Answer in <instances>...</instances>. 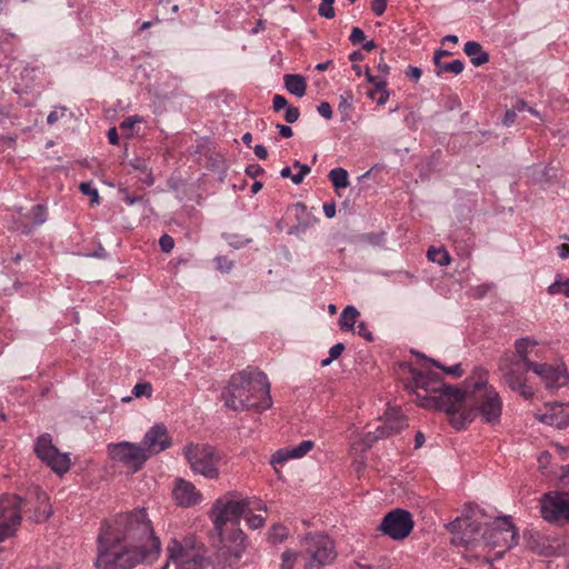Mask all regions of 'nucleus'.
Returning a JSON list of instances; mask_svg holds the SVG:
<instances>
[{"instance_id":"1","label":"nucleus","mask_w":569,"mask_h":569,"mask_svg":"<svg viewBox=\"0 0 569 569\" xmlns=\"http://www.w3.org/2000/svg\"><path fill=\"white\" fill-rule=\"evenodd\" d=\"M161 542L154 536L144 508L119 513L106 521L97 538L98 569H133L142 562H153Z\"/></svg>"},{"instance_id":"2","label":"nucleus","mask_w":569,"mask_h":569,"mask_svg":"<svg viewBox=\"0 0 569 569\" xmlns=\"http://www.w3.org/2000/svg\"><path fill=\"white\" fill-rule=\"evenodd\" d=\"M406 366L411 373V382L407 388H410L420 399V406L445 411L456 429L463 428L466 421L471 419V413H459L463 398L462 390L446 385L438 373L421 372L410 365Z\"/></svg>"},{"instance_id":"3","label":"nucleus","mask_w":569,"mask_h":569,"mask_svg":"<svg viewBox=\"0 0 569 569\" xmlns=\"http://www.w3.org/2000/svg\"><path fill=\"white\" fill-rule=\"evenodd\" d=\"M224 406L233 411H264L272 406L270 382L264 372L248 367L230 377L221 393Z\"/></svg>"},{"instance_id":"4","label":"nucleus","mask_w":569,"mask_h":569,"mask_svg":"<svg viewBox=\"0 0 569 569\" xmlns=\"http://www.w3.org/2000/svg\"><path fill=\"white\" fill-rule=\"evenodd\" d=\"M489 372L483 367H476L466 379V390L459 413H471V422L479 416L485 423L496 426L502 413V399L495 387L488 385Z\"/></svg>"},{"instance_id":"5","label":"nucleus","mask_w":569,"mask_h":569,"mask_svg":"<svg viewBox=\"0 0 569 569\" xmlns=\"http://www.w3.org/2000/svg\"><path fill=\"white\" fill-rule=\"evenodd\" d=\"M448 529L453 533V543L466 547L479 541L496 547L502 540L510 549L518 543V531L508 516L497 518L490 523L471 518H457L449 523Z\"/></svg>"},{"instance_id":"6","label":"nucleus","mask_w":569,"mask_h":569,"mask_svg":"<svg viewBox=\"0 0 569 569\" xmlns=\"http://www.w3.org/2000/svg\"><path fill=\"white\" fill-rule=\"evenodd\" d=\"M204 547L194 537L172 539L167 547L168 561L161 569H202Z\"/></svg>"},{"instance_id":"7","label":"nucleus","mask_w":569,"mask_h":569,"mask_svg":"<svg viewBox=\"0 0 569 569\" xmlns=\"http://www.w3.org/2000/svg\"><path fill=\"white\" fill-rule=\"evenodd\" d=\"M250 505V498L239 499L236 492H228L217 499L210 511L214 530L221 531L228 522H230L231 526H239L240 518L247 513Z\"/></svg>"},{"instance_id":"8","label":"nucleus","mask_w":569,"mask_h":569,"mask_svg":"<svg viewBox=\"0 0 569 569\" xmlns=\"http://www.w3.org/2000/svg\"><path fill=\"white\" fill-rule=\"evenodd\" d=\"M183 455L193 472L208 479L219 477L220 456L216 448L207 443H188Z\"/></svg>"},{"instance_id":"9","label":"nucleus","mask_w":569,"mask_h":569,"mask_svg":"<svg viewBox=\"0 0 569 569\" xmlns=\"http://www.w3.org/2000/svg\"><path fill=\"white\" fill-rule=\"evenodd\" d=\"M302 543L303 551L309 557L305 569H320L337 558L335 542L326 535L308 533Z\"/></svg>"},{"instance_id":"10","label":"nucleus","mask_w":569,"mask_h":569,"mask_svg":"<svg viewBox=\"0 0 569 569\" xmlns=\"http://www.w3.org/2000/svg\"><path fill=\"white\" fill-rule=\"evenodd\" d=\"M528 370L531 369L520 362L510 360L509 357L499 360L498 371L501 373V380L525 399H530L535 395L532 388L527 385Z\"/></svg>"},{"instance_id":"11","label":"nucleus","mask_w":569,"mask_h":569,"mask_svg":"<svg viewBox=\"0 0 569 569\" xmlns=\"http://www.w3.org/2000/svg\"><path fill=\"white\" fill-rule=\"evenodd\" d=\"M22 500L13 493L0 497V542L12 537L21 523Z\"/></svg>"},{"instance_id":"12","label":"nucleus","mask_w":569,"mask_h":569,"mask_svg":"<svg viewBox=\"0 0 569 569\" xmlns=\"http://www.w3.org/2000/svg\"><path fill=\"white\" fill-rule=\"evenodd\" d=\"M36 456L44 462L53 472L63 475L70 469L68 453H62L52 442L50 433L40 435L34 443Z\"/></svg>"},{"instance_id":"13","label":"nucleus","mask_w":569,"mask_h":569,"mask_svg":"<svg viewBox=\"0 0 569 569\" xmlns=\"http://www.w3.org/2000/svg\"><path fill=\"white\" fill-rule=\"evenodd\" d=\"M108 453L113 461L122 463L131 472L141 470L146 461L150 459L140 442L121 441L109 443Z\"/></svg>"},{"instance_id":"14","label":"nucleus","mask_w":569,"mask_h":569,"mask_svg":"<svg viewBox=\"0 0 569 569\" xmlns=\"http://www.w3.org/2000/svg\"><path fill=\"white\" fill-rule=\"evenodd\" d=\"M216 531L222 545L219 550L220 555L229 566L236 563L247 549V536L239 526H231L230 530L223 527L221 531Z\"/></svg>"},{"instance_id":"15","label":"nucleus","mask_w":569,"mask_h":569,"mask_svg":"<svg viewBox=\"0 0 569 569\" xmlns=\"http://www.w3.org/2000/svg\"><path fill=\"white\" fill-rule=\"evenodd\" d=\"M413 526L412 515L408 510L397 508L383 517L379 530L393 540H403L411 533Z\"/></svg>"},{"instance_id":"16","label":"nucleus","mask_w":569,"mask_h":569,"mask_svg":"<svg viewBox=\"0 0 569 569\" xmlns=\"http://www.w3.org/2000/svg\"><path fill=\"white\" fill-rule=\"evenodd\" d=\"M541 517L548 522L569 521V493H546L541 500Z\"/></svg>"},{"instance_id":"17","label":"nucleus","mask_w":569,"mask_h":569,"mask_svg":"<svg viewBox=\"0 0 569 569\" xmlns=\"http://www.w3.org/2000/svg\"><path fill=\"white\" fill-rule=\"evenodd\" d=\"M140 445L148 457L151 458L171 447L172 441L167 427L163 423H156L146 432Z\"/></svg>"},{"instance_id":"18","label":"nucleus","mask_w":569,"mask_h":569,"mask_svg":"<svg viewBox=\"0 0 569 569\" xmlns=\"http://www.w3.org/2000/svg\"><path fill=\"white\" fill-rule=\"evenodd\" d=\"M531 371L540 377L545 387L550 390H557L569 381V375L563 365L553 367L547 363H537Z\"/></svg>"},{"instance_id":"19","label":"nucleus","mask_w":569,"mask_h":569,"mask_svg":"<svg viewBox=\"0 0 569 569\" xmlns=\"http://www.w3.org/2000/svg\"><path fill=\"white\" fill-rule=\"evenodd\" d=\"M407 420L401 413L399 408H389L386 411V420L383 425L377 427L373 432V440L388 438L392 435L399 433L407 427Z\"/></svg>"},{"instance_id":"20","label":"nucleus","mask_w":569,"mask_h":569,"mask_svg":"<svg viewBox=\"0 0 569 569\" xmlns=\"http://www.w3.org/2000/svg\"><path fill=\"white\" fill-rule=\"evenodd\" d=\"M547 411L538 417V419L547 425L555 426L559 429L569 426V402H549L546 403Z\"/></svg>"},{"instance_id":"21","label":"nucleus","mask_w":569,"mask_h":569,"mask_svg":"<svg viewBox=\"0 0 569 569\" xmlns=\"http://www.w3.org/2000/svg\"><path fill=\"white\" fill-rule=\"evenodd\" d=\"M48 219V208L44 204H36L21 219L16 221V227L23 234H30L36 228L43 224Z\"/></svg>"},{"instance_id":"22","label":"nucleus","mask_w":569,"mask_h":569,"mask_svg":"<svg viewBox=\"0 0 569 569\" xmlns=\"http://www.w3.org/2000/svg\"><path fill=\"white\" fill-rule=\"evenodd\" d=\"M313 447V441L303 440L296 447L281 448L271 456L270 463L274 468L276 472H279L277 466L283 465L290 459H298L306 456Z\"/></svg>"},{"instance_id":"23","label":"nucleus","mask_w":569,"mask_h":569,"mask_svg":"<svg viewBox=\"0 0 569 569\" xmlns=\"http://www.w3.org/2000/svg\"><path fill=\"white\" fill-rule=\"evenodd\" d=\"M313 447V441L303 440L296 447L281 448L271 456L270 463L274 468L276 472H279L277 466L283 465L290 459H298L306 456Z\"/></svg>"},{"instance_id":"24","label":"nucleus","mask_w":569,"mask_h":569,"mask_svg":"<svg viewBox=\"0 0 569 569\" xmlns=\"http://www.w3.org/2000/svg\"><path fill=\"white\" fill-rule=\"evenodd\" d=\"M173 496L178 505L184 507L193 506L201 500V495L196 487L183 479L177 482L173 489Z\"/></svg>"},{"instance_id":"25","label":"nucleus","mask_w":569,"mask_h":569,"mask_svg":"<svg viewBox=\"0 0 569 569\" xmlns=\"http://www.w3.org/2000/svg\"><path fill=\"white\" fill-rule=\"evenodd\" d=\"M537 345L538 342L536 340L530 339L528 337L516 340L515 355L512 357H509V359L516 362H520L532 370L538 362L532 361L529 356L531 350Z\"/></svg>"},{"instance_id":"26","label":"nucleus","mask_w":569,"mask_h":569,"mask_svg":"<svg viewBox=\"0 0 569 569\" xmlns=\"http://www.w3.org/2000/svg\"><path fill=\"white\" fill-rule=\"evenodd\" d=\"M366 77L368 82H370L373 86V88L367 92L368 97L370 99H376V93H379V97L377 98V103L379 106H383L389 98V91L387 90L386 80L372 76L370 73L369 68H367Z\"/></svg>"},{"instance_id":"27","label":"nucleus","mask_w":569,"mask_h":569,"mask_svg":"<svg viewBox=\"0 0 569 569\" xmlns=\"http://www.w3.org/2000/svg\"><path fill=\"white\" fill-rule=\"evenodd\" d=\"M465 53L470 58L475 67L482 66L489 61V54L482 49V46L477 41H468L465 43Z\"/></svg>"},{"instance_id":"28","label":"nucleus","mask_w":569,"mask_h":569,"mask_svg":"<svg viewBox=\"0 0 569 569\" xmlns=\"http://www.w3.org/2000/svg\"><path fill=\"white\" fill-rule=\"evenodd\" d=\"M284 88L291 94L301 98L306 94L307 82L305 77L301 74H284L283 77Z\"/></svg>"},{"instance_id":"29","label":"nucleus","mask_w":569,"mask_h":569,"mask_svg":"<svg viewBox=\"0 0 569 569\" xmlns=\"http://www.w3.org/2000/svg\"><path fill=\"white\" fill-rule=\"evenodd\" d=\"M37 508L33 512L32 516H30V519L33 521V522H43L46 520L49 519V517L51 516L52 511H51V507L49 505V498L48 496L44 493V492H39L37 495Z\"/></svg>"},{"instance_id":"30","label":"nucleus","mask_w":569,"mask_h":569,"mask_svg":"<svg viewBox=\"0 0 569 569\" xmlns=\"http://www.w3.org/2000/svg\"><path fill=\"white\" fill-rule=\"evenodd\" d=\"M360 316L359 311L353 306H347L339 317V327L342 331H353L355 325L357 322L358 317Z\"/></svg>"},{"instance_id":"31","label":"nucleus","mask_w":569,"mask_h":569,"mask_svg":"<svg viewBox=\"0 0 569 569\" xmlns=\"http://www.w3.org/2000/svg\"><path fill=\"white\" fill-rule=\"evenodd\" d=\"M328 178L336 189H343L349 186V174L343 168H335L330 170Z\"/></svg>"},{"instance_id":"32","label":"nucleus","mask_w":569,"mask_h":569,"mask_svg":"<svg viewBox=\"0 0 569 569\" xmlns=\"http://www.w3.org/2000/svg\"><path fill=\"white\" fill-rule=\"evenodd\" d=\"M427 257L430 261L437 262L441 267L448 266L451 261L449 253L442 248L430 247L427 251Z\"/></svg>"},{"instance_id":"33","label":"nucleus","mask_w":569,"mask_h":569,"mask_svg":"<svg viewBox=\"0 0 569 569\" xmlns=\"http://www.w3.org/2000/svg\"><path fill=\"white\" fill-rule=\"evenodd\" d=\"M436 66V72L438 76H440L443 72H451L453 74H460L463 71L465 64L461 60L457 59L451 62H443L441 61L439 64Z\"/></svg>"},{"instance_id":"34","label":"nucleus","mask_w":569,"mask_h":569,"mask_svg":"<svg viewBox=\"0 0 569 569\" xmlns=\"http://www.w3.org/2000/svg\"><path fill=\"white\" fill-rule=\"evenodd\" d=\"M288 529L281 525V523H274L270 529L268 533V540L272 545H278L283 542L288 537Z\"/></svg>"},{"instance_id":"35","label":"nucleus","mask_w":569,"mask_h":569,"mask_svg":"<svg viewBox=\"0 0 569 569\" xmlns=\"http://www.w3.org/2000/svg\"><path fill=\"white\" fill-rule=\"evenodd\" d=\"M422 358L426 361L430 362L433 367L441 369L447 375H451L455 377H461L463 375V370H462L460 363H457V365H453L450 367H446V366H442L439 361H437L435 359H428L425 356H422Z\"/></svg>"},{"instance_id":"36","label":"nucleus","mask_w":569,"mask_h":569,"mask_svg":"<svg viewBox=\"0 0 569 569\" xmlns=\"http://www.w3.org/2000/svg\"><path fill=\"white\" fill-rule=\"evenodd\" d=\"M335 0H321L319 7H318V14L326 19H332L336 16L335 7H333Z\"/></svg>"},{"instance_id":"37","label":"nucleus","mask_w":569,"mask_h":569,"mask_svg":"<svg viewBox=\"0 0 569 569\" xmlns=\"http://www.w3.org/2000/svg\"><path fill=\"white\" fill-rule=\"evenodd\" d=\"M208 168L214 171H226V161L220 153H213L208 158Z\"/></svg>"},{"instance_id":"38","label":"nucleus","mask_w":569,"mask_h":569,"mask_svg":"<svg viewBox=\"0 0 569 569\" xmlns=\"http://www.w3.org/2000/svg\"><path fill=\"white\" fill-rule=\"evenodd\" d=\"M345 350L342 342L336 343L329 349V357L321 360V367L329 366L333 360L338 359Z\"/></svg>"},{"instance_id":"39","label":"nucleus","mask_w":569,"mask_h":569,"mask_svg":"<svg viewBox=\"0 0 569 569\" xmlns=\"http://www.w3.org/2000/svg\"><path fill=\"white\" fill-rule=\"evenodd\" d=\"M246 522L248 527L252 530L260 529L266 523V518L260 515H253L251 512H247L246 515Z\"/></svg>"},{"instance_id":"40","label":"nucleus","mask_w":569,"mask_h":569,"mask_svg":"<svg viewBox=\"0 0 569 569\" xmlns=\"http://www.w3.org/2000/svg\"><path fill=\"white\" fill-rule=\"evenodd\" d=\"M132 395L136 398H140L142 396L150 398L152 396V386L150 382H139L132 389Z\"/></svg>"},{"instance_id":"41","label":"nucleus","mask_w":569,"mask_h":569,"mask_svg":"<svg viewBox=\"0 0 569 569\" xmlns=\"http://www.w3.org/2000/svg\"><path fill=\"white\" fill-rule=\"evenodd\" d=\"M298 553L292 550H286L281 556V569H293Z\"/></svg>"},{"instance_id":"42","label":"nucleus","mask_w":569,"mask_h":569,"mask_svg":"<svg viewBox=\"0 0 569 569\" xmlns=\"http://www.w3.org/2000/svg\"><path fill=\"white\" fill-rule=\"evenodd\" d=\"M79 188L83 194L91 197V201H98L99 192L91 182H81Z\"/></svg>"},{"instance_id":"43","label":"nucleus","mask_w":569,"mask_h":569,"mask_svg":"<svg viewBox=\"0 0 569 569\" xmlns=\"http://www.w3.org/2000/svg\"><path fill=\"white\" fill-rule=\"evenodd\" d=\"M349 40L352 44H359L366 40L363 30L359 27H353L349 36Z\"/></svg>"},{"instance_id":"44","label":"nucleus","mask_w":569,"mask_h":569,"mask_svg":"<svg viewBox=\"0 0 569 569\" xmlns=\"http://www.w3.org/2000/svg\"><path fill=\"white\" fill-rule=\"evenodd\" d=\"M159 246L163 252L169 253L174 247V240L171 236L163 234L159 240Z\"/></svg>"},{"instance_id":"45","label":"nucleus","mask_w":569,"mask_h":569,"mask_svg":"<svg viewBox=\"0 0 569 569\" xmlns=\"http://www.w3.org/2000/svg\"><path fill=\"white\" fill-rule=\"evenodd\" d=\"M283 117L288 123H295L296 121H298V119L300 117V110L297 107L289 106V107H287Z\"/></svg>"},{"instance_id":"46","label":"nucleus","mask_w":569,"mask_h":569,"mask_svg":"<svg viewBox=\"0 0 569 569\" xmlns=\"http://www.w3.org/2000/svg\"><path fill=\"white\" fill-rule=\"evenodd\" d=\"M217 268L222 272H229L232 267L233 262L230 261L227 257H217L216 258Z\"/></svg>"},{"instance_id":"47","label":"nucleus","mask_w":569,"mask_h":569,"mask_svg":"<svg viewBox=\"0 0 569 569\" xmlns=\"http://www.w3.org/2000/svg\"><path fill=\"white\" fill-rule=\"evenodd\" d=\"M387 1L388 0H372L371 11L378 17L382 16L387 9Z\"/></svg>"},{"instance_id":"48","label":"nucleus","mask_w":569,"mask_h":569,"mask_svg":"<svg viewBox=\"0 0 569 569\" xmlns=\"http://www.w3.org/2000/svg\"><path fill=\"white\" fill-rule=\"evenodd\" d=\"M317 111L318 113L323 117L325 119L329 120L332 118V108H331V104L327 101H322L318 107H317Z\"/></svg>"},{"instance_id":"49","label":"nucleus","mask_w":569,"mask_h":569,"mask_svg":"<svg viewBox=\"0 0 569 569\" xmlns=\"http://www.w3.org/2000/svg\"><path fill=\"white\" fill-rule=\"evenodd\" d=\"M311 171L310 167L308 164H302L300 168H299V172L295 174V177H291V181L295 183V184H300L302 183L305 177Z\"/></svg>"},{"instance_id":"50","label":"nucleus","mask_w":569,"mask_h":569,"mask_svg":"<svg viewBox=\"0 0 569 569\" xmlns=\"http://www.w3.org/2000/svg\"><path fill=\"white\" fill-rule=\"evenodd\" d=\"M287 107H289L288 100L283 96H281V94L273 96L272 108L274 111H280L282 109H287Z\"/></svg>"},{"instance_id":"51","label":"nucleus","mask_w":569,"mask_h":569,"mask_svg":"<svg viewBox=\"0 0 569 569\" xmlns=\"http://www.w3.org/2000/svg\"><path fill=\"white\" fill-rule=\"evenodd\" d=\"M66 108H56L47 117L48 124H54L60 118L64 116Z\"/></svg>"},{"instance_id":"52","label":"nucleus","mask_w":569,"mask_h":569,"mask_svg":"<svg viewBox=\"0 0 569 569\" xmlns=\"http://www.w3.org/2000/svg\"><path fill=\"white\" fill-rule=\"evenodd\" d=\"M357 333L362 337L365 340L367 341H372L373 340V335L372 332L368 329L367 325L365 322H360L358 326H357Z\"/></svg>"},{"instance_id":"53","label":"nucleus","mask_w":569,"mask_h":569,"mask_svg":"<svg viewBox=\"0 0 569 569\" xmlns=\"http://www.w3.org/2000/svg\"><path fill=\"white\" fill-rule=\"evenodd\" d=\"M141 118L138 116L128 117L120 123V129L131 130L136 123L141 122Z\"/></svg>"},{"instance_id":"54","label":"nucleus","mask_w":569,"mask_h":569,"mask_svg":"<svg viewBox=\"0 0 569 569\" xmlns=\"http://www.w3.org/2000/svg\"><path fill=\"white\" fill-rule=\"evenodd\" d=\"M246 174L251 177V178H257L259 176H261L264 170L263 168L260 166V164H249L247 168H246Z\"/></svg>"},{"instance_id":"55","label":"nucleus","mask_w":569,"mask_h":569,"mask_svg":"<svg viewBox=\"0 0 569 569\" xmlns=\"http://www.w3.org/2000/svg\"><path fill=\"white\" fill-rule=\"evenodd\" d=\"M421 73V69L413 66H409L406 70L407 78L416 82L420 79Z\"/></svg>"},{"instance_id":"56","label":"nucleus","mask_w":569,"mask_h":569,"mask_svg":"<svg viewBox=\"0 0 569 569\" xmlns=\"http://www.w3.org/2000/svg\"><path fill=\"white\" fill-rule=\"evenodd\" d=\"M352 101V94L350 92H346L340 96L339 110L347 111L350 108Z\"/></svg>"},{"instance_id":"57","label":"nucleus","mask_w":569,"mask_h":569,"mask_svg":"<svg viewBox=\"0 0 569 569\" xmlns=\"http://www.w3.org/2000/svg\"><path fill=\"white\" fill-rule=\"evenodd\" d=\"M130 166L139 171H147V168L149 167L144 159L136 158L132 161H130Z\"/></svg>"},{"instance_id":"58","label":"nucleus","mask_w":569,"mask_h":569,"mask_svg":"<svg viewBox=\"0 0 569 569\" xmlns=\"http://www.w3.org/2000/svg\"><path fill=\"white\" fill-rule=\"evenodd\" d=\"M143 176L140 177V181L147 186H152L154 183V178L151 169L148 167L147 171L141 172Z\"/></svg>"},{"instance_id":"59","label":"nucleus","mask_w":569,"mask_h":569,"mask_svg":"<svg viewBox=\"0 0 569 569\" xmlns=\"http://www.w3.org/2000/svg\"><path fill=\"white\" fill-rule=\"evenodd\" d=\"M276 128L278 129L279 134L282 138L288 139V138H291L293 136V131H292V129L289 126L278 123L276 126Z\"/></svg>"},{"instance_id":"60","label":"nucleus","mask_w":569,"mask_h":569,"mask_svg":"<svg viewBox=\"0 0 569 569\" xmlns=\"http://www.w3.org/2000/svg\"><path fill=\"white\" fill-rule=\"evenodd\" d=\"M516 118H517V113L516 111L512 109V110H507L505 116H503V119H502V123L507 127L511 126L515 121H516Z\"/></svg>"},{"instance_id":"61","label":"nucleus","mask_w":569,"mask_h":569,"mask_svg":"<svg viewBox=\"0 0 569 569\" xmlns=\"http://www.w3.org/2000/svg\"><path fill=\"white\" fill-rule=\"evenodd\" d=\"M323 213L328 219H331L336 214V204L335 202H326L323 204Z\"/></svg>"},{"instance_id":"62","label":"nucleus","mask_w":569,"mask_h":569,"mask_svg":"<svg viewBox=\"0 0 569 569\" xmlns=\"http://www.w3.org/2000/svg\"><path fill=\"white\" fill-rule=\"evenodd\" d=\"M562 281H559V280H556L553 283H551L549 287H548V293L550 295H557V293H562Z\"/></svg>"},{"instance_id":"63","label":"nucleus","mask_w":569,"mask_h":569,"mask_svg":"<svg viewBox=\"0 0 569 569\" xmlns=\"http://www.w3.org/2000/svg\"><path fill=\"white\" fill-rule=\"evenodd\" d=\"M253 151H254V154L261 159V160H264L267 157H268V150L262 144H257L254 148H253Z\"/></svg>"},{"instance_id":"64","label":"nucleus","mask_w":569,"mask_h":569,"mask_svg":"<svg viewBox=\"0 0 569 569\" xmlns=\"http://www.w3.org/2000/svg\"><path fill=\"white\" fill-rule=\"evenodd\" d=\"M558 254L561 259H568L569 258V244L562 243L557 247Z\"/></svg>"}]
</instances>
